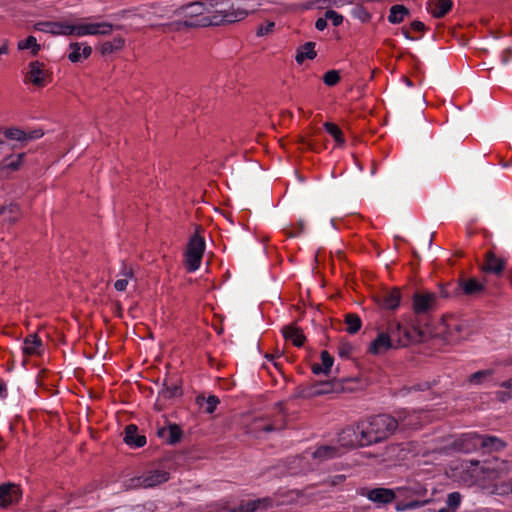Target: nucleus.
I'll return each instance as SVG.
<instances>
[{"label": "nucleus", "mask_w": 512, "mask_h": 512, "mask_svg": "<svg viewBox=\"0 0 512 512\" xmlns=\"http://www.w3.org/2000/svg\"><path fill=\"white\" fill-rule=\"evenodd\" d=\"M412 415L399 412L397 418L389 414H379L359 423L361 443L371 445L381 442L395 433L397 428H415L418 424Z\"/></svg>", "instance_id": "obj_1"}, {"label": "nucleus", "mask_w": 512, "mask_h": 512, "mask_svg": "<svg viewBox=\"0 0 512 512\" xmlns=\"http://www.w3.org/2000/svg\"><path fill=\"white\" fill-rule=\"evenodd\" d=\"M255 1L241 0L235 3L231 0H207L209 19H203L202 25L203 27L220 26L241 21L250 12L255 11V7L250 4Z\"/></svg>", "instance_id": "obj_2"}, {"label": "nucleus", "mask_w": 512, "mask_h": 512, "mask_svg": "<svg viewBox=\"0 0 512 512\" xmlns=\"http://www.w3.org/2000/svg\"><path fill=\"white\" fill-rule=\"evenodd\" d=\"M387 333L396 347H406L411 343L423 342L426 339V333L418 326L406 328L401 323L393 321L388 324Z\"/></svg>", "instance_id": "obj_3"}, {"label": "nucleus", "mask_w": 512, "mask_h": 512, "mask_svg": "<svg viewBox=\"0 0 512 512\" xmlns=\"http://www.w3.org/2000/svg\"><path fill=\"white\" fill-rule=\"evenodd\" d=\"M207 7V0L195 1L181 5L173 11V14L183 16L186 21L202 24L203 19H209Z\"/></svg>", "instance_id": "obj_4"}, {"label": "nucleus", "mask_w": 512, "mask_h": 512, "mask_svg": "<svg viewBox=\"0 0 512 512\" xmlns=\"http://www.w3.org/2000/svg\"><path fill=\"white\" fill-rule=\"evenodd\" d=\"M205 250V243L203 237L195 233L187 246L185 265L189 272L195 271L199 268L203 253Z\"/></svg>", "instance_id": "obj_5"}, {"label": "nucleus", "mask_w": 512, "mask_h": 512, "mask_svg": "<svg viewBox=\"0 0 512 512\" xmlns=\"http://www.w3.org/2000/svg\"><path fill=\"white\" fill-rule=\"evenodd\" d=\"M120 29L121 26L114 27L111 23L101 22V23H85L80 25H70V29L68 31L69 35H109L113 29Z\"/></svg>", "instance_id": "obj_6"}, {"label": "nucleus", "mask_w": 512, "mask_h": 512, "mask_svg": "<svg viewBox=\"0 0 512 512\" xmlns=\"http://www.w3.org/2000/svg\"><path fill=\"white\" fill-rule=\"evenodd\" d=\"M26 79L37 87H44L51 82V73L45 69L44 63L33 61L29 64Z\"/></svg>", "instance_id": "obj_7"}, {"label": "nucleus", "mask_w": 512, "mask_h": 512, "mask_svg": "<svg viewBox=\"0 0 512 512\" xmlns=\"http://www.w3.org/2000/svg\"><path fill=\"white\" fill-rule=\"evenodd\" d=\"M169 473L163 470H152L141 477L131 479V487L150 488L168 481Z\"/></svg>", "instance_id": "obj_8"}, {"label": "nucleus", "mask_w": 512, "mask_h": 512, "mask_svg": "<svg viewBox=\"0 0 512 512\" xmlns=\"http://www.w3.org/2000/svg\"><path fill=\"white\" fill-rule=\"evenodd\" d=\"M436 307V295L431 292H417L413 295V311L416 315H425Z\"/></svg>", "instance_id": "obj_9"}, {"label": "nucleus", "mask_w": 512, "mask_h": 512, "mask_svg": "<svg viewBox=\"0 0 512 512\" xmlns=\"http://www.w3.org/2000/svg\"><path fill=\"white\" fill-rule=\"evenodd\" d=\"M335 385L331 382H319L309 386H299L295 398H311L322 394L335 392Z\"/></svg>", "instance_id": "obj_10"}, {"label": "nucleus", "mask_w": 512, "mask_h": 512, "mask_svg": "<svg viewBox=\"0 0 512 512\" xmlns=\"http://www.w3.org/2000/svg\"><path fill=\"white\" fill-rule=\"evenodd\" d=\"M505 267V259L498 257L492 250L486 252L484 262L481 267L483 272L499 277L504 272Z\"/></svg>", "instance_id": "obj_11"}, {"label": "nucleus", "mask_w": 512, "mask_h": 512, "mask_svg": "<svg viewBox=\"0 0 512 512\" xmlns=\"http://www.w3.org/2000/svg\"><path fill=\"white\" fill-rule=\"evenodd\" d=\"M22 496L20 486L15 483H4L0 485V507L16 503Z\"/></svg>", "instance_id": "obj_12"}, {"label": "nucleus", "mask_w": 512, "mask_h": 512, "mask_svg": "<svg viewBox=\"0 0 512 512\" xmlns=\"http://www.w3.org/2000/svg\"><path fill=\"white\" fill-rule=\"evenodd\" d=\"M26 153H18L5 157L0 162V177L8 178L12 173L18 171L24 163Z\"/></svg>", "instance_id": "obj_13"}, {"label": "nucleus", "mask_w": 512, "mask_h": 512, "mask_svg": "<svg viewBox=\"0 0 512 512\" xmlns=\"http://www.w3.org/2000/svg\"><path fill=\"white\" fill-rule=\"evenodd\" d=\"M361 494L374 503L388 504L396 498L397 492L396 490L380 487L374 489H363Z\"/></svg>", "instance_id": "obj_14"}, {"label": "nucleus", "mask_w": 512, "mask_h": 512, "mask_svg": "<svg viewBox=\"0 0 512 512\" xmlns=\"http://www.w3.org/2000/svg\"><path fill=\"white\" fill-rule=\"evenodd\" d=\"M338 441L341 447L354 448L357 446H368V444L361 443V434L359 432V424L356 427H347L343 429L339 436Z\"/></svg>", "instance_id": "obj_15"}, {"label": "nucleus", "mask_w": 512, "mask_h": 512, "mask_svg": "<svg viewBox=\"0 0 512 512\" xmlns=\"http://www.w3.org/2000/svg\"><path fill=\"white\" fill-rule=\"evenodd\" d=\"M453 447L458 451L469 453L480 449V435L477 433H466L454 441Z\"/></svg>", "instance_id": "obj_16"}, {"label": "nucleus", "mask_w": 512, "mask_h": 512, "mask_svg": "<svg viewBox=\"0 0 512 512\" xmlns=\"http://www.w3.org/2000/svg\"><path fill=\"white\" fill-rule=\"evenodd\" d=\"M22 217V209L18 203L11 202L0 207V222L12 225Z\"/></svg>", "instance_id": "obj_17"}, {"label": "nucleus", "mask_w": 512, "mask_h": 512, "mask_svg": "<svg viewBox=\"0 0 512 512\" xmlns=\"http://www.w3.org/2000/svg\"><path fill=\"white\" fill-rule=\"evenodd\" d=\"M484 478L489 480L500 479L508 473V467L504 461H495L493 463H486L481 467Z\"/></svg>", "instance_id": "obj_18"}, {"label": "nucleus", "mask_w": 512, "mask_h": 512, "mask_svg": "<svg viewBox=\"0 0 512 512\" xmlns=\"http://www.w3.org/2000/svg\"><path fill=\"white\" fill-rule=\"evenodd\" d=\"M37 31L47 32L54 35H69L70 24L66 22L42 21L34 25Z\"/></svg>", "instance_id": "obj_19"}, {"label": "nucleus", "mask_w": 512, "mask_h": 512, "mask_svg": "<svg viewBox=\"0 0 512 512\" xmlns=\"http://www.w3.org/2000/svg\"><path fill=\"white\" fill-rule=\"evenodd\" d=\"M390 348H395V346L393 345L391 338L389 337V335L386 331V332H380L377 335L376 339L371 342L368 351L371 354L378 355V354L386 352Z\"/></svg>", "instance_id": "obj_20"}, {"label": "nucleus", "mask_w": 512, "mask_h": 512, "mask_svg": "<svg viewBox=\"0 0 512 512\" xmlns=\"http://www.w3.org/2000/svg\"><path fill=\"white\" fill-rule=\"evenodd\" d=\"M344 451L341 447L332 446V445H322L319 446L313 453L312 457L321 462L331 460L337 457H340Z\"/></svg>", "instance_id": "obj_21"}, {"label": "nucleus", "mask_w": 512, "mask_h": 512, "mask_svg": "<svg viewBox=\"0 0 512 512\" xmlns=\"http://www.w3.org/2000/svg\"><path fill=\"white\" fill-rule=\"evenodd\" d=\"M124 442L132 447H143L146 444V437L138 434V427L134 424H129L124 429Z\"/></svg>", "instance_id": "obj_22"}, {"label": "nucleus", "mask_w": 512, "mask_h": 512, "mask_svg": "<svg viewBox=\"0 0 512 512\" xmlns=\"http://www.w3.org/2000/svg\"><path fill=\"white\" fill-rule=\"evenodd\" d=\"M401 300V292L398 288L384 292L378 298V303L382 308L394 310L396 309Z\"/></svg>", "instance_id": "obj_23"}, {"label": "nucleus", "mask_w": 512, "mask_h": 512, "mask_svg": "<svg viewBox=\"0 0 512 512\" xmlns=\"http://www.w3.org/2000/svg\"><path fill=\"white\" fill-rule=\"evenodd\" d=\"M152 27L160 28L163 32H179L194 28H204L201 23H194L186 20H179L160 25H153Z\"/></svg>", "instance_id": "obj_24"}, {"label": "nucleus", "mask_w": 512, "mask_h": 512, "mask_svg": "<svg viewBox=\"0 0 512 512\" xmlns=\"http://www.w3.org/2000/svg\"><path fill=\"white\" fill-rule=\"evenodd\" d=\"M459 288L468 296L479 295L485 290L484 284L480 283L475 278H461L459 280Z\"/></svg>", "instance_id": "obj_25"}, {"label": "nucleus", "mask_w": 512, "mask_h": 512, "mask_svg": "<svg viewBox=\"0 0 512 512\" xmlns=\"http://www.w3.org/2000/svg\"><path fill=\"white\" fill-rule=\"evenodd\" d=\"M505 446V442L496 436L480 435V449L486 453L500 451Z\"/></svg>", "instance_id": "obj_26"}, {"label": "nucleus", "mask_w": 512, "mask_h": 512, "mask_svg": "<svg viewBox=\"0 0 512 512\" xmlns=\"http://www.w3.org/2000/svg\"><path fill=\"white\" fill-rule=\"evenodd\" d=\"M283 336L286 340L292 341L293 345L296 347H301L306 337L303 334V331L301 328L295 326V325H287L282 330Z\"/></svg>", "instance_id": "obj_27"}, {"label": "nucleus", "mask_w": 512, "mask_h": 512, "mask_svg": "<svg viewBox=\"0 0 512 512\" xmlns=\"http://www.w3.org/2000/svg\"><path fill=\"white\" fill-rule=\"evenodd\" d=\"M70 49L71 52L68 55V59L73 63L87 59L92 53V48L90 46L86 45L82 47V44L77 42L71 43Z\"/></svg>", "instance_id": "obj_28"}, {"label": "nucleus", "mask_w": 512, "mask_h": 512, "mask_svg": "<svg viewBox=\"0 0 512 512\" xmlns=\"http://www.w3.org/2000/svg\"><path fill=\"white\" fill-rule=\"evenodd\" d=\"M157 434L165 438L168 444H175L181 439L182 430L177 424H169L168 428H160Z\"/></svg>", "instance_id": "obj_29"}, {"label": "nucleus", "mask_w": 512, "mask_h": 512, "mask_svg": "<svg viewBox=\"0 0 512 512\" xmlns=\"http://www.w3.org/2000/svg\"><path fill=\"white\" fill-rule=\"evenodd\" d=\"M42 347V341L37 334H30L24 340L23 352L26 355H40Z\"/></svg>", "instance_id": "obj_30"}, {"label": "nucleus", "mask_w": 512, "mask_h": 512, "mask_svg": "<svg viewBox=\"0 0 512 512\" xmlns=\"http://www.w3.org/2000/svg\"><path fill=\"white\" fill-rule=\"evenodd\" d=\"M396 492L399 496L403 497H422L426 495L427 489L424 485L415 482L407 486L397 488Z\"/></svg>", "instance_id": "obj_31"}, {"label": "nucleus", "mask_w": 512, "mask_h": 512, "mask_svg": "<svg viewBox=\"0 0 512 512\" xmlns=\"http://www.w3.org/2000/svg\"><path fill=\"white\" fill-rule=\"evenodd\" d=\"M409 15L410 10L406 6L402 4H396L391 6L389 9L388 21L392 24H400Z\"/></svg>", "instance_id": "obj_32"}, {"label": "nucleus", "mask_w": 512, "mask_h": 512, "mask_svg": "<svg viewBox=\"0 0 512 512\" xmlns=\"http://www.w3.org/2000/svg\"><path fill=\"white\" fill-rule=\"evenodd\" d=\"M314 42H306L298 48L295 60L298 64H302L306 59H314L317 55Z\"/></svg>", "instance_id": "obj_33"}, {"label": "nucleus", "mask_w": 512, "mask_h": 512, "mask_svg": "<svg viewBox=\"0 0 512 512\" xmlns=\"http://www.w3.org/2000/svg\"><path fill=\"white\" fill-rule=\"evenodd\" d=\"M125 45V39L121 36L115 37L112 41H106L100 45L102 55H109L122 50Z\"/></svg>", "instance_id": "obj_34"}, {"label": "nucleus", "mask_w": 512, "mask_h": 512, "mask_svg": "<svg viewBox=\"0 0 512 512\" xmlns=\"http://www.w3.org/2000/svg\"><path fill=\"white\" fill-rule=\"evenodd\" d=\"M344 322L347 325L346 331L349 334L357 333L362 326L360 317L355 313H348L344 316Z\"/></svg>", "instance_id": "obj_35"}, {"label": "nucleus", "mask_w": 512, "mask_h": 512, "mask_svg": "<svg viewBox=\"0 0 512 512\" xmlns=\"http://www.w3.org/2000/svg\"><path fill=\"white\" fill-rule=\"evenodd\" d=\"M260 422H262V419H257L254 421V431L272 432V431H276V430H282L286 426L285 418H283L279 424L269 423V424L260 425Z\"/></svg>", "instance_id": "obj_36"}, {"label": "nucleus", "mask_w": 512, "mask_h": 512, "mask_svg": "<svg viewBox=\"0 0 512 512\" xmlns=\"http://www.w3.org/2000/svg\"><path fill=\"white\" fill-rule=\"evenodd\" d=\"M453 6L452 0H437L436 9L432 11L435 18H443Z\"/></svg>", "instance_id": "obj_37"}, {"label": "nucleus", "mask_w": 512, "mask_h": 512, "mask_svg": "<svg viewBox=\"0 0 512 512\" xmlns=\"http://www.w3.org/2000/svg\"><path fill=\"white\" fill-rule=\"evenodd\" d=\"M324 128L326 129L327 133H329L334 138L338 145L344 144L345 139L343 132L336 124L331 122H325Z\"/></svg>", "instance_id": "obj_38"}, {"label": "nucleus", "mask_w": 512, "mask_h": 512, "mask_svg": "<svg viewBox=\"0 0 512 512\" xmlns=\"http://www.w3.org/2000/svg\"><path fill=\"white\" fill-rule=\"evenodd\" d=\"M196 401H197V404H199L200 406H203V404L205 403V412L206 413H213L217 407V405L219 404V399L218 397L214 396V395H211L209 396L207 399L204 398V396H198L196 398Z\"/></svg>", "instance_id": "obj_39"}, {"label": "nucleus", "mask_w": 512, "mask_h": 512, "mask_svg": "<svg viewBox=\"0 0 512 512\" xmlns=\"http://www.w3.org/2000/svg\"><path fill=\"white\" fill-rule=\"evenodd\" d=\"M31 48V53L33 56H36L40 50V45L37 43V40L34 36H28L25 40H22L18 43V49L24 50Z\"/></svg>", "instance_id": "obj_40"}, {"label": "nucleus", "mask_w": 512, "mask_h": 512, "mask_svg": "<svg viewBox=\"0 0 512 512\" xmlns=\"http://www.w3.org/2000/svg\"><path fill=\"white\" fill-rule=\"evenodd\" d=\"M122 275L124 278L117 280L114 284V287L117 291L126 290L128 280L133 277V269L131 267L124 266Z\"/></svg>", "instance_id": "obj_41"}, {"label": "nucleus", "mask_w": 512, "mask_h": 512, "mask_svg": "<svg viewBox=\"0 0 512 512\" xmlns=\"http://www.w3.org/2000/svg\"><path fill=\"white\" fill-rule=\"evenodd\" d=\"M181 395L180 387L176 384L172 386H166L159 392L158 401L164 399H171L173 397Z\"/></svg>", "instance_id": "obj_42"}, {"label": "nucleus", "mask_w": 512, "mask_h": 512, "mask_svg": "<svg viewBox=\"0 0 512 512\" xmlns=\"http://www.w3.org/2000/svg\"><path fill=\"white\" fill-rule=\"evenodd\" d=\"M429 502H430L429 499L422 500V501H420V500H412V501H408V502H398L397 505H396V509L398 511L411 510V509H415V508H419V507L425 506Z\"/></svg>", "instance_id": "obj_43"}, {"label": "nucleus", "mask_w": 512, "mask_h": 512, "mask_svg": "<svg viewBox=\"0 0 512 512\" xmlns=\"http://www.w3.org/2000/svg\"><path fill=\"white\" fill-rule=\"evenodd\" d=\"M493 374V370H481L471 374L468 378V382L471 384H481L484 380Z\"/></svg>", "instance_id": "obj_44"}, {"label": "nucleus", "mask_w": 512, "mask_h": 512, "mask_svg": "<svg viewBox=\"0 0 512 512\" xmlns=\"http://www.w3.org/2000/svg\"><path fill=\"white\" fill-rule=\"evenodd\" d=\"M4 135L8 139L25 142L26 132L19 128H9L4 131Z\"/></svg>", "instance_id": "obj_45"}, {"label": "nucleus", "mask_w": 512, "mask_h": 512, "mask_svg": "<svg viewBox=\"0 0 512 512\" xmlns=\"http://www.w3.org/2000/svg\"><path fill=\"white\" fill-rule=\"evenodd\" d=\"M462 496L459 492H452L447 496V507L454 512L460 505Z\"/></svg>", "instance_id": "obj_46"}, {"label": "nucleus", "mask_w": 512, "mask_h": 512, "mask_svg": "<svg viewBox=\"0 0 512 512\" xmlns=\"http://www.w3.org/2000/svg\"><path fill=\"white\" fill-rule=\"evenodd\" d=\"M340 81L339 72L336 70H329L323 76V82L327 86H334Z\"/></svg>", "instance_id": "obj_47"}, {"label": "nucleus", "mask_w": 512, "mask_h": 512, "mask_svg": "<svg viewBox=\"0 0 512 512\" xmlns=\"http://www.w3.org/2000/svg\"><path fill=\"white\" fill-rule=\"evenodd\" d=\"M353 350V345L346 341H341L338 346V354L342 358H349L352 355Z\"/></svg>", "instance_id": "obj_48"}, {"label": "nucleus", "mask_w": 512, "mask_h": 512, "mask_svg": "<svg viewBox=\"0 0 512 512\" xmlns=\"http://www.w3.org/2000/svg\"><path fill=\"white\" fill-rule=\"evenodd\" d=\"M321 361V365L324 368V374H328L334 362L333 357L328 353V351L323 350L321 352Z\"/></svg>", "instance_id": "obj_49"}, {"label": "nucleus", "mask_w": 512, "mask_h": 512, "mask_svg": "<svg viewBox=\"0 0 512 512\" xmlns=\"http://www.w3.org/2000/svg\"><path fill=\"white\" fill-rule=\"evenodd\" d=\"M500 386L509 391L508 392H505V391L498 392L499 399L501 401H504L506 398H512V378L502 382Z\"/></svg>", "instance_id": "obj_50"}, {"label": "nucleus", "mask_w": 512, "mask_h": 512, "mask_svg": "<svg viewBox=\"0 0 512 512\" xmlns=\"http://www.w3.org/2000/svg\"><path fill=\"white\" fill-rule=\"evenodd\" d=\"M324 16L327 20H330L334 26H339L343 22V16L334 10H327Z\"/></svg>", "instance_id": "obj_51"}, {"label": "nucleus", "mask_w": 512, "mask_h": 512, "mask_svg": "<svg viewBox=\"0 0 512 512\" xmlns=\"http://www.w3.org/2000/svg\"><path fill=\"white\" fill-rule=\"evenodd\" d=\"M275 27L274 22H268L266 25H261L257 30L258 36H264L273 31Z\"/></svg>", "instance_id": "obj_52"}, {"label": "nucleus", "mask_w": 512, "mask_h": 512, "mask_svg": "<svg viewBox=\"0 0 512 512\" xmlns=\"http://www.w3.org/2000/svg\"><path fill=\"white\" fill-rule=\"evenodd\" d=\"M43 135L44 132L41 129L32 130L30 132H26L25 141L38 139Z\"/></svg>", "instance_id": "obj_53"}, {"label": "nucleus", "mask_w": 512, "mask_h": 512, "mask_svg": "<svg viewBox=\"0 0 512 512\" xmlns=\"http://www.w3.org/2000/svg\"><path fill=\"white\" fill-rule=\"evenodd\" d=\"M411 29L423 33L427 30V27L423 22L415 20L411 23Z\"/></svg>", "instance_id": "obj_54"}, {"label": "nucleus", "mask_w": 512, "mask_h": 512, "mask_svg": "<svg viewBox=\"0 0 512 512\" xmlns=\"http://www.w3.org/2000/svg\"><path fill=\"white\" fill-rule=\"evenodd\" d=\"M327 19L326 17L318 18L315 23V27L317 30L322 31L327 27Z\"/></svg>", "instance_id": "obj_55"}, {"label": "nucleus", "mask_w": 512, "mask_h": 512, "mask_svg": "<svg viewBox=\"0 0 512 512\" xmlns=\"http://www.w3.org/2000/svg\"><path fill=\"white\" fill-rule=\"evenodd\" d=\"M346 477L344 475H336L330 481V486L340 485L345 481Z\"/></svg>", "instance_id": "obj_56"}, {"label": "nucleus", "mask_w": 512, "mask_h": 512, "mask_svg": "<svg viewBox=\"0 0 512 512\" xmlns=\"http://www.w3.org/2000/svg\"><path fill=\"white\" fill-rule=\"evenodd\" d=\"M299 142L303 145H307V147L313 151H317V148H316V145L315 143H310V142H307L306 139L304 137H300L299 138Z\"/></svg>", "instance_id": "obj_57"}, {"label": "nucleus", "mask_w": 512, "mask_h": 512, "mask_svg": "<svg viewBox=\"0 0 512 512\" xmlns=\"http://www.w3.org/2000/svg\"><path fill=\"white\" fill-rule=\"evenodd\" d=\"M311 369H312V372H313L314 374L324 373V368H323V367H322V365H321V364H319V363H314V364L312 365Z\"/></svg>", "instance_id": "obj_58"}, {"label": "nucleus", "mask_w": 512, "mask_h": 512, "mask_svg": "<svg viewBox=\"0 0 512 512\" xmlns=\"http://www.w3.org/2000/svg\"><path fill=\"white\" fill-rule=\"evenodd\" d=\"M275 407L279 410L281 414L286 416L285 404L283 402H278L275 404Z\"/></svg>", "instance_id": "obj_59"}, {"label": "nucleus", "mask_w": 512, "mask_h": 512, "mask_svg": "<svg viewBox=\"0 0 512 512\" xmlns=\"http://www.w3.org/2000/svg\"><path fill=\"white\" fill-rule=\"evenodd\" d=\"M401 33H402V35H403L405 38H407V39H409V40H415V38H414V37H412V36L410 35V31H409L407 28L402 27V28H401Z\"/></svg>", "instance_id": "obj_60"}, {"label": "nucleus", "mask_w": 512, "mask_h": 512, "mask_svg": "<svg viewBox=\"0 0 512 512\" xmlns=\"http://www.w3.org/2000/svg\"><path fill=\"white\" fill-rule=\"evenodd\" d=\"M8 53V43L7 41L5 40L2 45L0 46V56L2 54H7Z\"/></svg>", "instance_id": "obj_61"}, {"label": "nucleus", "mask_w": 512, "mask_h": 512, "mask_svg": "<svg viewBox=\"0 0 512 512\" xmlns=\"http://www.w3.org/2000/svg\"><path fill=\"white\" fill-rule=\"evenodd\" d=\"M6 387L5 384L0 380V396L5 391Z\"/></svg>", "instance_id": "obj_62"}, {"label": "nucleus", "mask_w": 512, "mask_h": 512, "mask_svg": "<svg viewBox=\"0 0 512 512\" xmlns=\"http://www.w3.org/2000/svg\"><path fill=\"white\" fill-rule=\"evenodd\" d=\"M432 512H452L448 507H444V508H441L437 511H432Z\"/></svg>", "instance_id": "obj_63"}, {"label": "nucleus", "mask_w": 512, "mask_h": 512, "mask_svg": "<svg viewBox=\"0 0 512 512\" xmlns=\"http://www.w3.org/2000/svg\"><path fill=\"white\" fill-rule=\"evenodd\" d=\"M298 225H299V228H300V232H302L303 229H304V222L303 221H299Z\"/></svg>", "instance_id": "obj_64"}]
</instances>
